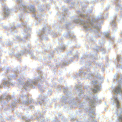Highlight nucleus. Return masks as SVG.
I'll use <instances>...</instances> for the list:
<instances>
[{
	"instance_id": "obj_1",
	"label": "nucleus",
	"mask_w": 122,
	"mask_h": 122,
	"mask_svg": "<svg viewBox=\"0 0 122 122\" xmlns=\"http://www.w3.org/2000/svg\"><path fill=\"white\" fill-rule=\"evenodd\" d=\"M119 120H120L122 121V116H120L119 118Z\"/></svg>"
},
{
	"instance_id": "obj_2",
	"label": "nucleus",
	"mask_w": 122,
	"mask_h": 122,
	"mask_svg": "<svg viewBox=\"0 0 122 122\" xmlns=\"http://www.w3.org/2000/svg\"><path fill=\"white\" fill-rule=\"evenodd\" d=\"M117 106L118 107H119V102H118V101H117Z\"/></svg>"
},
{
	"instance_id": "obj_4",
	"label": "nucleus",
	"mask_w": 122,
	"mask_h": 122,
	"mask_svg": "<svg viewBox=\"0 0 122 122\" xmlns=\"http://www.w3.org/2000/svg\"><path fill=\"white\" fill-rule=\"evenodd\" d=\"M9 97L10 98V96H9Z\"/></svg>"
},
{
	"instance_id": "obj_3",
	"label": "nucleus",
	"mask_w": 122,
	"mask_h": 122,
	"mask_svg": "<svg viewBox=\"0 0 122 122\" xmlns=\"http://www.w3.org/2000/svg\"><path fill=\"white\" fill-rule=\"evenodd\" d=\"M93 92H97V91H96V90H94L93 91Z\"/></svg>"
}]
</instances>
